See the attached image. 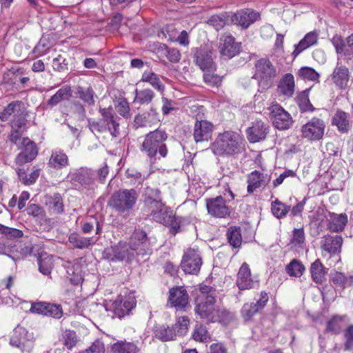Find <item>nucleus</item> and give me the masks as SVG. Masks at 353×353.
Masks as SVG:
<instances>
[{
    "label": "nucleus",
    "mask_w": 353,
    "mask_h": 353,
    "mask_svg": "<svg viewBox=\"0 0 353 353\" xmlns=\"http://www.w3.org/2000/svg\"><path fill=\"white\" fill-rule=\"evenodd\" d=\"M30 311L32 313L49 316L56 319H60L63 315V310L60 305L45 302L32 303Z\"/></svg>",
    "instance_id": "f3484780"
},
{
    "label": "nucleus",
    "mask_w": 353,
    "mask_h": 353,
    "mask_svg": "<svg viewBox=\"0 0 353 353\" xmlns=\"http://www.w3.org/2000/svg\"><path fill=\"white\" fill-rule=\"evenodd\" d=\"M79 97L89 105L94 103V94L92 90H81Z\"/></svg>",
    "instance_id": "338daca9"
},
{
    "label": "nucleus",
    "mask_w": 353,
    "mask_h": 353,
    "mask_svg": "<svg viewBox=\"0 0 353 353\" xmlns=\"http://www.w3.org/2000/svg\"><path fill=\"white\" fill-rule=\"evenodd\" d=\"M270 119L273 125L279 130L288 129L293 123L291 115L278 103L270 107Z\"/></svg>",
    "instance_id": "f8f14e48"
},
{
    "label": "nucleus",
    "mask_w": 353,
    "mask_h": 353,
    "mask_svg": "<svg viewBox=\"0 0 353 353\" xmlns=\"http://www.w3.org/2000/svg\"><path fill=\"white\" fill-rule=\"evenodd\" d=\"M290 206L286 205L279 199H276L271 203V211L272 214L278 218L282 219L286 216L287 214L290 211Z\"/></svg>",
    "instance_id": "79ce46f5"
},
{
    "label": "nucleus",
    "mask_w": 353,
    "mask_h": 353,
    "mask_svg": "<svg viewBox=\"0 0 353 353\" xmlns=\"http://www.w3.org/2000/svg\"><path fill=\"white\" fill-rule=\"evenodd\" d=\"M299 76L304 81H317L319 75L312 68L303 67L301 68L298 72Z\"/></svg>",
    "instance_id": "49530a36"
},
{
    "label": "nucleus",
    "mask_w": 353,
    "mask_h": 353,
    "mask_svg": "<svg viewBox=\"0 0 353 353\" xmlns=\"http://www.w3.org/2000/svg\"><path fill=\"white\" fill-rule=\"evenodd\" d=\"M137 256H145L150 253L146 234L142 230H136L131 236L128 244Z\"/></svg>",
    "instance_id": "dca6fc26"
},
{
    "label": "nucleus",
    "mask_w": 353,
    "mask_h": 353,
    "mask_svg": "<svg viewBox=\"0 0 353 353\" xmlns=\"http://www.w3.org/2000/svg\"><path fill=\"white\" fill-rule=\"evenodd\" d=\"M167 139L166 133L160 130H156L146 134L141 146V150L149 157H154L158 153L160 157H165L168 150L164 141Z\"/></svg>",
    "instance_id": "7ed1b4c3"
},
{
    "label": "nucleus",
    "mask_w": 353,
    "mask_h": 353,
    "mask_svg": "<svg viewBox=\"0 0 353 353\" xmlns=\"http://www.w3.org/2000/svg\"><path fill=\"white\" fill-rule=\"evenodd\" d=\"M168 303L176 308H184L188 303V294L186 290L183 287L170 289Z\"/></svg>",
    "instance_id": "b1692460"
},
{
    "label": "nucleus",
    "mask_w": 353,
    "mask_h": 353,
    "mask_svg": "<svg viewBox=\"0 0 353 353\" xmlns=\"http://www.w3.org/2000/svg\"><path fill=\"white\" fill-rule=\"evenodd\" d=\"M342 320L341 317L334 316L327 323V331L333 333H338L342 327Z\"/></svg>",
    "instance_id": "680f3d73"
},
{
    "label": "nucleus",
    "mask_w": 353,
    "mask_h": 353,
    "mask_svg": "<svg viewBox=\"0 0 353 353\" xmlns=\"http://www.w3.org/2000/svg\"><path fill=\"white\" fill-rule=\"evenodd\" d=\"M139 348L136 343L126 340L117 341L111 345V353H139Z\"/></svg>",
    "instance_id": "7c9ffc66"
},
{
    "label": "nucleus",
    "mask_w": 353,
    "mask_h": 353,
    "mask_svg": "<svg viewBox=\"0 0 353 353\" xmlns=\"http://www.w3.org/2000/svg\"><path fill=\"white\" fill-rule=\"evenodd\" d=\"M294 76L290 73H287L280 79L278 88H294Z\"/></svg>",
    "instance_id": "bf43d9fd"
},
{
    "label": "nucleus",
    "mask_w": 353,
    "mask_h": 353,
    "mask_svg": "<svg viewBox=\"0 0 353 353\" xmlns=\"http://www.w3.org/2000/svg\"><path fill=\"white\" fill-rule=\"evenodd\" d=\"M213 131V125L206 120L196 121L194 123L193 137L196 143L208 141Z\"/></svg>",
    "instance_id": "5701e85b"
},
{
    "label": "nucleus",
    "mask_w": 353,
    "mask_h": 353,
    "mask_svg": "<svg viewBox=\"0 0 353 353\" xmlns=\"http://www.w3.org/2000/svg\"><path fill=\"white\" fill-rule=\"evenodd\" d=\"M141 81L148 83L151 86L156 88H161L162 85L157 74L152 72H145Z\"/></svg>",
    "instance_id": "3c124183"
},
{
    "label": "nucleus",
    "mask_w": 353,
    "mask_h": 353,
    "mask_svg": "<svg viewBox=\"0 0 353 353\" xmlns=\"http://www.w3.org/2000/svg\"><path fill=\"white\" fill-rule=\"evenodd\" d=\"M332 43L334 46L338 55L345 56V51L347 48L345 41L341 37L335 35L332 37Z\"/></svg>",
    "instance_id": "864d4df0"
},
{
    "label": "nucleus",
    "mask_w": 353,
    "mask_h": 353,
    "mask_svg": "<svg viewBox=\"0 0 353 353\" xmlns=\"http://www.w3.org/2000/svg\"><path fill=\"white\" fill-rule=\"evenodd\" d=\"M194 62L203 72L205 71L214 72L216 70V64L210 52L196 48L194 54Z\"/></svg>",
    "instance_id": "412c9836"
},
{
    "label": "nucleus",
    "mask_w": 353,
    "mask_h": 353,
    "mask_svg": "<svg viewBox=\"0 0 353 353\" xmlns=\"http://www.w3.org/2000/svg\"><path fill=\"white\" fill-rule=\"evenodd\" d=\"M143 197L145 208L148 210L162 203L161 192L157 188H145L143 192Z\"/></svg>",
    "instance_id": "c756f323"
},
{
    "label": "nucleus",
    "mask_w": 353,
    "mask_h": 353,
    "mask_svg": "<svg viewBox=\"0 0 353 353\" xmlns=\"http://www.w3.org/2000/svg\"><path fill=\"white\" fill-rule=\"evenodd\" d=\"M105 257L113 262L115 261H130L134 259L137 254L131 250L130 245L125 243H119L105 250Z\"/></svg>",
    "instance_id": "9d476101"
},
{
    "label": "nucleus",
    "mask_w": 353,
    "mask_h": 353,
    "mask_svg": "<svg viewBox=\"0 0 353 353\" xmlns=\"http://www.w3.org/2000/svg\"><path fill=\"white\" fill-rule=\"evenodd\" d=\"M46 205L54 214H60L63 211L62 199L59 194H54L53 196H50L46 201Z\"/></svg>",
    "instance_id": "58836bf2"
},
{
    "label": "nucleus",
    "mask_w": 353,
    "mask_h": 353,
    "mask_svg": "<svg viewBox=\"0 0 353 353\" xmlns=\"http://www.w3.org/2000/svg\"><path fill=\"white\" fill-rule=\"evenodd\" d=\"M71 96L70 90H59L48 101V103L54 105L62 99H67Z\"/></svg>",
    "instance_id": "13d9d810"
},
{
    "label": "nucleus",
    "mask_w": 353,
    "mask_h": 353,
    "mask_svg": "<svg viewBox=\"0 0 353 353\" xmlns=\"http://www.w3.org/2000/svg\"><path fill=\"white\" fill-rule=\"evenodd\" d=\"M0 119L3 121L10 119L12 128H21L25 126L23 104L19 101H14L0 109Z\"/></svg>",
    "instance_id": "0eeeda50"
},
{
    "label": "nucleus",
    "mask_w": 353,
    "mask_h": 353,
    "mask_svg": "<svg viewBox=\"0 0 353 353\" xmlns=\"http://www.w3.org/2000/svg\"><path fill=\"white\" fill-rule=\"evenodd\" d=\"M312 277L316 283H321L325 276V270L321 261L317 259L312 265L310 268Z\"/></svg>",
    "instance_id": "37998d69"
},
{
    "label": "nucleus",
    "mask_w": 353,
    "mask_h": 353,
    "mask_svg": "<svg viewBox=\"0 0 353 353\" xmlns=\"http://www.w3.org/2000/svg\"><path fill=\"white\" fill-rule=\"evenodd\" d=\"M327 228L332 232H339L344 230L348 221L347 215L345 213L336 214L329 212L327 217Z\"/></svg>",
    "instance_id": "bb28decb"
},
{
    "label": "nucleus",
    "mask_w": 353,
    "mask_h": 353,
    "mask_svg": "<svg viewBox=\"0 0 353 353\" xmlns=\"http://www.w3.org/2000/svg\"><path fill=\"white\" fill-rule=\"evenodd\" d=\"M68 241L76 248L85 249L88 248L92 243V239L83 236L77 232H73L70 234Z\"/></svg>",
    "instance_id": "e433bc0d"
},
{
    "label": "nucleus",
    "mask_w": 353,
    "mask_h": 353,
    "mask_svg": "<svg viewBox=\"0 0 353 353\" xmlns=\"http://www.w3.org/2000/svg\"><path fill=\"white\" fill-rule=\"evenodd\" d=\"M154 334L157 338L163 341L174 340L176 337V332L174 327H165L163 325L155 327Z\"/></svg>",
    "instance_id": "c9c22d12"
},
{
    "label": "nucleus",
    "mask_w": 353,
    "mask_h": 353,
    "mask_svg": "<svg viewBox=\"0 0 353 353\" xmlns=\"http://www.w3.org/2000/svg\"><path fill=\"white\" fill-rule=\"evenodd\" d=\"M138 194L134 189H123L114 192L108 201V205L119 213H124L135 205Z\"/></svg>",
    "instance_id": "39448f33"
},
{
    "label": "nucleus",
    "mask_w": 353,
    "mask_h": 353,
    "mask_svg": "<svg viewBox=\"0 0 353 353\" xmlns=\"http://www.w3.org/2000/svg\"><path fill=\"white\" fill-rule=\"evenodd\" d=\"M343 244V238L341 236H324L321 241V247L324 252L328 254H337L341 252Z\"/></svg>",
    "instance_id": "cd10ccee"
},
{
    "label": "nucleus",
    "mask_w": 353,
    "mask_h": 353,
    "mask_svg": "<svg viewBox=\"0 0 353 353\" xmlns=\"http://www.w3.org/2000/svg\"><path fill=\"white\" fill-rule=\"evenodd\" d=\"M260 310L255 303H245L242 308V315L248 321Z\"/></svg>",
    "instance_id": "4d7b16f0"
},
{
    "label": "nucleus",
    "mask_w": 353,
    "mask_h": 353,
    "mask_svg": "<svg viewBox=\"0 0 353 353\" xmlns=\"http://www.w3.org/2000/svg\"><path fill=\"white\" fill-rule=\"evenodd\" d=\"M102 118L99 121H89V128L93 133H103L109 132L116 137L119 134L118 117L114 115L112 108H101Z\"/></svg>",
    "instance_id": "20e7f679"
},
{
    "label": "nucleus",
    "mask_w": 353,
    "mask_h": 353,
    "mask_svg": "<svg viewBox=\"0 0 353 353\" xmlns=\"http://www.w3.org/2000/svg\"><path fill=\"white\" fill-rule=\"evenodd\" d=\"M305 270V267L299 261L294 259L287 266L286 272L290 276L299 277Z\"/></svg>",
    "instance_id": "c03bdc74"
},
{
    "label": "nucleus",
    "mask_w": 353,
    "mask_h": 353,
    "mask_svg": "<svg viewBox=\"0 0 353 353\" xmlns=\"http://www.w3.org/2000/svg\"><path fill=\"white\" fill-rule=\"evenodd\" d=\"M345 337L346 339L345 349L351 350L353 348V325L349 326L345 330Z\"/></svg>",
    "instance_id": "774afa93"
},
{
    "label": "nucleus",
    "mask_w": 353,
    "mask_h": 353,
    "mask_svg": "<svg viewBox=\"0 0 353 353\" xmlns=\"http://www.w3.org/2000/svg\"><path fill=\"white\" fill-rule=\"evenodd\" d=\"M243 139L236 132L225 131L219 134L212 144L213 152L220 156H232L243 149Z\"/></svg>",
    "instance_id": "f03ea898"
},
{
    "label": "nucleus",
    "mask_w": 353,
    "mask_h": 353,
    "mask_svg": "<svg viewBox=\"0 0 353 353\" xmlns=\"http://www.w3.org/2000/svg\"><path fill=\"white\" fill-rule=\"evenodd\" d=\"M319 39V34L316 31H312L305 34L299 43L296 46L294 53L298 54L304 50L315 45Z\"/></svg>",
    "instance_id": "2f4dec72"
},
{
    "label": "nucleus",
    "mask_w": 353,
    "mask_h": 353,
    "mask_svg": "<svg viewBox=\"0 0 353 353\" xmlns=\"http://www.w3.org/2000/svg\"><path fill=\"white\" fill-rule=\"evenodd\" d=\"M67 180L75 186L80 185L88 189H94L95 172L87 168H81L70 171Z\"/></svg>",
    "instance_id": "1a4fd4ad"
},
{
    "label": "nucleus",
    "mask_w": 353,
    "mask_h": 353,
    "mask_svg": "<svg viewBox=\"0 0 353 353\" xmlns=\"http://www.w3.org/2000/svg\"><path fill=\"white\" fill-rule=\"evenodd\" d=\"M136 305L135 297L133 295L119 296L111 305L114 314L121 318L128 314Z\"/></svg>",
    "instance_id": "a211bd4d"
},
{
    "label": "nucleus",
    "mask_w": 353,
    "mask_h": 353,
    "mask_svg": "<svg viewBox=\"0 0 353 353\" xmlns=\"http://www.w3.org/2000/svg\"><path fill=\"white\" fill-rule=\"evenodd\" d=\"M118 103L116 105L117 112L123 117L128 118L130 117V107L127 101L124 99H119Z\"/></svg>",
    "instance_id": "052dcab7"
},
{
    "label": "nucleus",
    "mask_w": 353,
    "mask_h": 353,
    "mask_svg": "<svg viewBox=\"0 0 353 353\" xmlns=\"http://www.w3.org/2000/svg\"><path fill=\"white\" fill-rule=\"evenodd\" d=\"M208 23L216 30L223 28L225 24V19L219 15H212L208 21Z\"/></svg>",
    "instance_id": "e2e57ef3"
},
{
    "label": "nucleus",
    "mask_w": 353,
    "mask_h": 353,
    "mask_svg": "<svg viewBox=\"0 0 353 353\" xmlns=\"http://www.w3.org/2000/svg\"><path fill=\"white\" fill-rule=\"evenodd\" d=\"M268 126L261 121H256L253 125L247 130L248 140L256 143L265 138L268 133Z\"/></svg>",
    "instance_id": "c85d7f7f"
},
{
    "label": "nucleus",
    "mask_w": 353,
    "mask_h": 353,
    "mask_svg": "<svg viewBox=\"0 0 353 353\" xmlns=\"http://www.w3.org/2000/svg\"><path fill=\"white\" fill-rule=\"evenodd\" d=\"M259 13L252 10L245 9L237 11L234 13L231 20L232 23L243 28H248L251 24L259 19Z\"/></svg>",
    "instance_id": "6ab92c4d"
},
{
    "label": "nucleus",
    "mask_w": 353,
    "mask_h": 353,
    "mask_svg": "<svg viewBox=\"0 0 353 353\" xmlns=\"http://www.w3.org/2000/svg\"><path fill=\"white\" fill-rule=\"evenodd\" d=\"M205 205L210 215L216 218H225L230 214L226 200L221 196L205 199Z\"/></svg>",
    "instance_id": "4468645a"
},
{
    "label": "nucleus",
    "mask_w": 353,
    "mask_h": 353,
    "mask_svg": "<svg viewBox=\"0 0 353 353\" xmlns=\"http://www.w3.org/2000/svg\"><path fill=\"white\" fill-rule=\"evenodd\" d=\"M39 270L44 275H49L53 268L52 256L43 254L38 259Z\"/></svg>",
    "instance_id": "a19ab883"
},
{
    "label": "nucleus",
    "mask_w": 353,
    "mask_h": 353,
    "mask_svg": "<svg viewBox=\"0 0 353 353\" xmlns=\"http://www.w3.org/2000/svg\"><path fill=\"white\" fill-rule=\"evenodd\" d=\"M0 234L4 235L7 239H14L23 236V232L16 228H9L0 224Z\"/></svg>",
    "instance_id": "09e8293b"
},
{
    "label": "nucleus",
    "mask_w": 353,
    "mask_h": 353,
    "mask_svg": "<svg viewBox=\"0 0 353 353\" xmlns=\"http://www.w3.org/2000/svg\"><path fill=\"white\" fill-rule=\"evenodd\" d=\"M332 79L336 86H346L349 79L348 69L344 66L336 67L332 73Z\"/></svg>",
    "instance_id": "72a5a7b5"
},
{
    "label": "nucleus",
    "mask_w": 353,
    "mask_h": 353,
    "mask_svg": "<svg viewBox=\"0 0 353 353\" xmlns=\"http://www.w3.org/2000/svg\"><path fill=\"white\" fill-rule=\"evenodd\" d=\"M23 128L24 126H23L21 128H12V132L10 135V140L16 144L18 147L21 145V141L23 139H21V134Z\"/></svg>",
    "instance_id": "0e129e2a"
},
{
    "label": "nucleus",
    "mask_w": 353,
    "mask_h": 353,
    "mask_svg": "<svg viewBox=\"0 0 353 353\" xmlns=\"http://www.w3.org/2000/svg\"><path fill=\"white\" fill-rule=\"evenodd\" d=\"M332 124L341 132H347L350 129V117L342 111L338 110L332 117Z\"/></svg>",
    "instance_id": "473e14b6"
},
{
    "label": "nucleus",
    "mask_w": 353,
    "mask_h": 353,
    "mask_svg": "<svg viewBox=\"0 0 353 353\" xmlns=\"http://www.w3.org/2000/svg\"><path fill=\"white\" fill-rule=\"evenodd\" d=\"M202 261L199 251L194 248L188 249L183 257L181 265L186 274H196L200 270Z\"/></svg>",
    "instance_id": "ddd939ff"
},
{
    "label": "nucleus",
    "mask_w": 353,
    "mask_h": 353,
    "mask_svg": "<svg viewBox=\"0 0 353 353\" xmlns=\"http://www.w3.org/2000/svg\"><path fill=\"white\" fill-rule=\"evenodd\" d=\"M230 244L234 248H238L241 244V235L240 230L236 228H230L227 233Z\"/></svg>",
    "instance_id": "a18cd8bd"
},
{
    "label": "nucleus",
    "mask_w": 353,
    "mask_h": 353,
    "mask_svg": "<svg viewBox=\"0 0 353 353\" xmlns=\"http://www.w3.org/2000/svg\"><path fill=\"white\" fill-rule=\"evenodd\" d=\"M48 165L54 169H61L68 165V158L65 153L61 151L53 152L49 159Z\"/></svg>",
    "instance_id": "f704fd0d"
},
{
    "label": "nucleus",
    "mask_w": 353,
    "mask_h": 353,
    "mask_svg": "<svg viewBox=\"0 0 353 353\" xmlns=\"http://www.w3.org/2000/svg\"><path fill=\"white\" fill-rule=\"evenodd\" d=\"M148 212L152 216V219L163 225H168L173 221L172 212L163 203L154 206L153 208H150Z\"/></svg>",
    "instance_id": "4be33fe9"
},
{
    "label": "nucleus",
    "mask_w": 353,
    "mask_h": 353,
    "mask_svg": "<svg viewBox=\"0 0 353 353\" xmlns=\"http://www.w3.org/2000/svg\"><path fill=\"white\" fill-rule=\"evenodd\" d=\"M203 80L207 85L219 87L221 85L222 77L214 74V72H204Z\"/></svg>",
    "instance_id": "8fccbe9b"
},
{
    "label": "nucleus",
    "mask_w": 353,
    "mask_h": 353,
    "mask_svg": "<svg viewBox=\"0 0 353 353\" xmlns=\"http://www.w3.org/2000/svg\"><path fill=\"white\" fill-rule=\"evenodd\" d=\"M34 335L25 327L17 326L13 332L10 343L21 350L22 353H30L34 347Z\"/></svg>",
    "instance_id": "6e6552de"
},
{
    "label": "nucleus",
    "mask_w": 353,
    "mask_h": 353,
    "mask_svg": "<svg viewBox=\"0 0 353 353\" xmlns=\"http://www.w3.org/2000/svg\"><path fill=\"white\" fill-rule=\"evenodd\" d=\"M135 100L141 103H148L153 97L151 90H135Z\"/></svg>",
    "instance_id": "5fc2aeb1"
},
{
    "label": "nucleus",
    "mask_w": 353,
    "mask_h": 353,
    "mask_svg": "<svg viewBox=\"0 0 353 353\" xmlns=\"http://www.w3.org/2000/svg\"><path fill=\"white\" fill-rule=\"evenodd\" d=\"M81 353H105L104 345L101 341H96L89 348Z\"/></svg>",
    "instance_id": "69168bd1"
},
{
    "label": "nucleus",
    "mask_w": 353,
    "mask_h": 353,
    "mask_svg": "<svg viewBox=\"0 0 353 353\" xmlns=\"http://www.w3.org/2000/svg\"><path fill=\"white\" fill-rule=\"evenodd\" d=\"M189 319L187 316L179 317L176 323L175 327L176 336H183L188 331Z\"/></svg>",
    "instance_id": "603ef678"
},
{
    "label": "nucleus",
    "mask_w": 353,
    "mask_h": 353,
    "mask_svg": "<svg viewBox=\"0 0 353 353\" xmlns=\"http://www.w3.org/2000/svg\"><path fill=\"white\" fill-rule=\"evenodd\" d=\"M196 313L208 322H215L220 319V310L214 305V292L208 286L201 288V294L196 300Z\"/></svg>",
    "instance_id": "f257e3e1"
},
{
    "label": "nucleus",
    "mask_w": 353,
    "mask_h": 353,
    "mask_svg": "<svg viewBox=\"0 0 353 353\" xmlns=\"http://www.w3.org/2000/svg\"><path fill=\"white\" fill-rule=\"evenodd\" d=\"M276 76V70L271 61L266 59H259L255 64V73L250 81H257V85L263 88L272 86Z\"/></svg>",
    "instance_id": "423d86ee"
},
{
    "label": "nucleus",
    "mask_w": 353,
    "mask_h": 353,
    "mask_svg": "<svg viewBox=\"0 0 353 353\" xmlns=\"http://www.w3.org/2000/svg\"><path fill=\"white\" fill-rule=\"evenodd\" d=\"M19 148L23 150L15 159L16 163L19 165L32 161L37 155L38 151L35 144L28 138H23L21 145Z\"/></svg>",
    "instance_id": "aec40b11"
},
{
    "label": "nucleus",
    "mask_w": 353,
    "mask_h": 353,
    "mask_svg": "<svg viewBox=\"0 0 353 353\" xmlns=\"http://www.w3.org/2000/svg\"><path fill=\"white\" fill-rule=\"evenodd\" d=\"M51 47L48 37H42L38 44L34 47V52L39 55L43 54Z\"/></svg>",
    "instance_id": "6e6d98bb"
},
{
    "label": "nucleus",
    "mask_w": 353,
    "mask_h": 353,
    "mask_svg": "<svg viewBox=\"0 0 353 353\" xmlns=\"http://www.w3.org/2000/svg\"><path fill=\"white\" fill-rule=\"evenodd\" d=\"M309 90L301 92L296 97V102L302 112H312L314 108L309 99Z\"/></svg>",
    "instance_id": "ea45409f"
},
{
    "label": "nucleus",
    "mask_w": 353,
    "mask_h": 353,
    "mask_svg": "<svg viewBox=\"0 0 353 353\" xmlns=\"http://www.w3.org/2000/svg\"><path fill=\"white\" fill-rule=\"evenodd\" d=\"M241 50V43L236 42L235 38L230 34H224L221 38L219 50L225 59H232L239 54Z\"/></svg>",
    "instance_id": "2eb2a0df"
},
{
    "label": "nucleus",
    "mask_w": 353,
    "mask_h": 353,
    "mask_svg": "<svg viewBox=\"0 0 353 353\" xmlns=\"http://www.w3.org/2000/svg\"><path fill=\"white\" fill-rule=\"evenodd\" d=\"M194 340L201 342H206L210 339V334L205 326L196 325L192 334Z\"/></svg>",
    "instance_id": "de8ad7c7"
},
{
    "label": "nucleus",
    "mask_w": 353,
    "mask_h": 353,
    "mask_svg": "<svg viewBox=\"0 0 353 353\" xmlns=\"http://www.w3.org/2000/svg\"><path fill=\"white\" fill-rule=\"evenodd\" d=\"M325 123L318 118H313L301 127V135L308 141H316L321 140L325 132Z\"/></svg>",
    "instance_id": "9b49d317"
},
{
    "label": "nucleus",
    "mask_w": 353,
    "mask_h": 353,
    "mask_svg": "<svg viewBox=\"0 0 353 353\" xmlns=\"http://www.w3.org/2000/svg\"><path fill=\"white\" fill-rule=\"evenodd\" d=\"M270 181V177L268 174H264L257 170L252 172L247 176L248 192H254L256 189L266 185Z\"/></svg>",
    "instance_id": "393cba45"
},
{
    "label": "nucleus",
    "mask_w": 353,
    "mask_h": 353,
    "mask_svg": "<svg viewBox=\"0 0 353 353\" xmlns=\"http://www.w3.org/2000/svg\"><path fill=\"white\" fill-rule=\"evenodd\" d=\"M236 283L241 290H249L254 287V281L251 276L250 268L246 263H243L237 274Z\"/></svg>",
    "instance_id": "a878e982"
},
{
    "label": "nucleus",
    "mask_w": 353,
    "mask_h": 353,
    "mask_svg": "<svg viewBox=\"0 0 353 353\" xmlns=\"http://www.w3.org/2000/svg\"><path fill=\"white\" fill-rule=\"evenodd\" d=\"M330 279L335 285L343 288L353 285V275L345 276L341 272H334L330 274Z\"/></svg>",
    "instance_id": "4c0bfd02"
}]
</instances>
